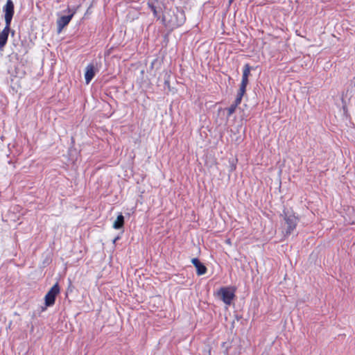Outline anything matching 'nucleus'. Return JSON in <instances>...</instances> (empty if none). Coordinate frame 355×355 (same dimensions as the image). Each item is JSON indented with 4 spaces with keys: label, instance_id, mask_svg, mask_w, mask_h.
<instances>
[{
    "label": "nucleus",
    "instance_id": "1",
    "mask_svg": "<svg viewBox=\"0 0 355 355\" xmlns=\"http://www.w3.org/2000/svg\"><path fill=\"white\" fill-rule=\"evenodd\" d=\"M185 21L186 16L184 10L178 8L168 10L162 17L164 25L171 29L181 26Z\"/></svg>",
    "mask_w": 355,
    "mask_h": 355
},
{
    "label": "nucleus",
    "instance_id": "2",
    "mask_svg": "<svg viewBox=\"0 0 355 355\" xmlns=\"http://www.w3.org/2000/svg\"><path fill=\"white\" fill-rule=\"evenodd\" d=\"M3 12L5 13L6 26L3 31L0 33V49L6 44L9 32L10 30L11 21L14 15V3L12 0H7L6 5L3 6Z\"/></svg>",
    "mask_w": 355,
    "mask_h": 355
},
{
    "label": "nucleus",
    "instance_id": "3",
    "mask_svg": "<svg viewBox=\"0 0 355 355\" xmlns=\"http://www.w3.org/2000/svg\"><path fill=\"white\" fill-rule=\"evenodd\" d=\"M282 216L286 225L285 235H290L295 230L299 222V218L295 213H288L284 211Z\"/></svg>",
    "mask_w": 355,
    "mask_h": 355
},
{
    "label": "nucleus",
    "instance_id": "4",
    "mask_svg": "<svg viewBox=\"0 0 355 355\" xmlns=\"http://www.w3.org/2000/svg\"><path fill=\"white\" fill-rule=\"evenodd\" d=\"M60 293L59 284L56 282L44 296L46 306H51L55 304L56 296Z\"/></svg>",
    "mask_w": 355,
    "mask_h": 355
},
{
    "label": "nucleus",
    "instance_id": "5",
    "mask_svg": "<svg viewBox=\"0 0 355 355\" xmlns=\"http://www.w3.org/2000/svg\"><path fill=\"white\" fill-rule=\"evenodd\" d=\"M218 295L221 296L222 300L225 304L230 305L232 300L235 297L234 291L229 287H222L218 291Z\"/></svg>",
    "mask_w": 355,
    "mask_h": 355
},
{
    "label": "nucleus",
    "instance_id": "6",
    "mask_svg": "<svg viewBox=\"0 0 355 355\" xmlns=\"http://www.w3.org/2000/svg\"><path fill=\"white\" fill-rule=\"evenodd\" d=\"M96 74V69L94 64H89L85 69V79L87 84H89Z\"/></svg>",
    "mask_w": 355,
    "mask_h": 355
},
{
    "label": "nucleus",
    "instance_id": "7",
    "mask_svg": "<svg viewBox=\"0 0 355 355\" xmlns=\"http://www.w3.org/2000/svg\"><path fill=\"white\" fill-rule=\"evenodd\" d=\"M191 263L196 267V273L198 276L205 275L207 272V267L203 263H202L198 258H193L191 259Z\"/></svg>",
    "mask_w": 355,
    "mask_h": 355
},
{
    "label": "nucleus",
    "instance_id": "8",
    "mask_svg": "<svg viewBox=\"0 0 355 355\" xmlns=\"http://www.w3.org/2000/svg\"><path fill=\"white\" fill-rule=\"evenodd\" d=\"M73 17V14L70 15L62 16L58 19V26L61 31L64 26L68 25Z\"/></svg>",
    "mask_w": 355,
    "mask_h": 355
},
{
    "label": "nucleus",
    "instance_id": "9",
    "mask_svg": "<svg viewBox=\"0 0 355 355\" xmlns=\"http://www.w3.org/2000/svg\"><path fill=\"white\" fill-rule=\"evenodd\" d=\"M242 98L243 97H241L240 96L236 95V98L234 101V103L232 105H231L230 107H229L227 108V116H230L233 113H234L238 105H239L241 104Z\"/></svg>",
    "mask_w": 355,
    "mask_h": 355
},
{
    "label": "nucleus",
    "instance_id": "10",
    "mask_svg": "<svg viewBox=\"0 0 355 355\" xmlns=\"http://www.w3.org/2000/svg\"><path fill=\"white\" fill-rule=\"evenodd\" d=\"M249 83L248 78L242 77L241 83L237 95L243 97L246 92V87Z\"/></svg>",
    "mask_w": 355,
    "mask_h": 355
},
{
    "label": "nucleus",
    "instance_id": "11",
    "mask_svg": "<svg viewBox=\"0 0 355 355\" xmlns=\"http://www.w3.org/2000/svg\"><path fill=\"white\" fill-rule=\"evenodd\" d=\"M123 225H124V217L122 215V214L121 213L117 216L116 219L114 222L113 227L116 230H119V229L122 228L123 227Z\"/></svg>",
    "mask_w": 355,
    "mask_h": 355
},
{
    "label": "nucleus",
    "instance_id": "12",
    "mask_svg": "<svg viewBox=\"0 0 355 355\" xmlns=\"http://www.w3.org/2000/svg\"><path fill=\"white\" fill-rule=\"evenodd\" d=\"M251 67L249 64H245L243 70L242 77L249 78L250 75Z\"/></svg>",
    "mask_w": 355,
    "mask_h": 355
},
{
    "label": "nucleus",
    "instance_id": "13",
    "mask_svg": "<svg viewBox=\"0 0 355 355\" xmlns=\"http://www.w3.org/2000/svg\"><path fill=\"white\" fill-rule=\"evenodd\" d=\"M148 6L151 9L152 12H153L154 17L155 18H157V19H159V15H158V12L155 6H154V4L151 2H148Z\"/></svg>",
    "mask_w": 355,
    "mask_h": 355
},
{
    "label": "nucleus",
    "instance_id": "14",
    "mask_svg": "<svg viewBox=\"0 0 355 355\" xmlns=\"http://www.w3.org/2000/svg\"><path fill=\"white\" fill-rule=\"evenodd\" d=\"M233 1L234 0H229V6H230L232 3Z\"/></svg>",
    "mask_w": 355,
    "mask_h": 355
}]
</instances>
